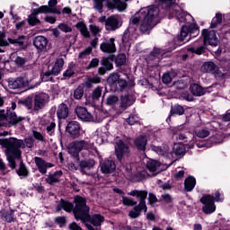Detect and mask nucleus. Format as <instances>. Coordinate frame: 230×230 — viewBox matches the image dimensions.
Segmentation results:
<instances>
[{
	"mask_svg": "<svg viewBox=\"0 0 230 230\" xmlns=\"http://www.w3.org/2000/svg\"><path fill=\"white\" fill-rule=\"evenodd\" d=\"M75 207L71 202L61 199L56 208V211L64 209L66 213L74 212L75 220H81L88 230H102V224L105 222V217L100 214L89 215V208L85 199L80 196L75 197Z\"/></svg>",
	"mask_w": 230,
	"mask_h": 230,
	"instance_id": "nucleus-1",
	"label": "nucleus"
},
{
	"mask_svg": "<svg viewBox=\"0 0 230 230\" xmlns=\"http://www.w3.org/2000/svg\"><path fill=\"white\" fill-rule=\"evenodd\" d=\"M160 12L156 6L143 7L131 17L130 22L134 26H139L141 33H149L159 22Z\"/></svg>",
	"mask_w": 230,
	"mask_h": 230,
	"instance_id": "nucleus-2",
	"label": "nucleus"
},
{
	"mask_svg": "<svg viewBox=\"0 0 230 230\" xmlns=\"http://www.w3.org/2000/svg\"><path fill=\"white\" fill-rule=\"evenodd\" d=\"M0 145L3 148H5L6 159L9 163L10 168L14 170L15 161H19L22 155V148H31L33 146V141L31 139H17L15 137L2 138L0 139Z\"/></svg>",
	"mask_w": 230,
	"mask_h": 230,
	"instance_id": "nucleus-3",
	"label": "nucleus"
},
{
	"mask_svg": "<svg viewBox=\"0 0 230 230\" xmlns=\"http://www.w3.org/2000/svg\"><path fill=\"white\" fill-rule=\"evenodd\" d=\"M155 3L164 10V13L165 15H169V19L175 17L180 24H182V22L190 24V22L193 21V16L183 12L181 6L175 4V0H155Z\"/></svg>",
	"mask_w": 230,
	"mask_h": 230,
	"instance_id": "nucleus-4",
	"label": "nucleus"
},
{
	"mask_svg": "<svg viewBox=\"0 0 230 230\" xmlns=\"http://www.w3.org/2000/svg\"><path fill=\"white\" fill-rule=\"evenodd\" d=\"M130 197H137L138 199L139 203L136 205L133 209H131L128 213V217L130 218H137L141 212L146 213L148 208L146 207V197H148V191L146 190H133L128 193Z\"/></svg>",
	"mask_w": 230,
	"mask_h": 230,
	"instance_id": "nucleus-5",
	"label": "nucleus"
},
{
	"mask_svg": "<svg viewBox=\"0 0 230 230\" xmlns=\"http://www.w3.org/2000/svg\"><path fill=\"white\" fill-rule=\"evenodd\" d=\"M82 150H84L86 155H89L91 150H94V144L89 140H75L68 146V154L75 159H78V155Z\"/></svg>",
	"mask_w": 230,
	"mask_h": 230,
	"instance_id": "nucleus-6",
	"label": "nucleus"
},
{
	"mask_svg": "<svg viewBox=\"0 0 230 230\" xmlns=\"http://www.w3.org/2000/svg\"><path fill=\"white\" fill-rule=\"evenodd\" d=\"M104 1H106L107 7L110 10H114V8H116L119 12H123V10L127 9V4L121 2V0H93V8L98 10V12H102V10H103Z\"/></svg>",
	"mask_w": 230,
	"mask_h": 230,
	"instance_id": "nucleus-7",
	"label": "nucleus"
},
{
	"mask_svg": "<svg viewBox=\"0 0 230 230\" xmlns=\"http://www.w3.org/2000/svg\"><path fill=\"white\" fill-rule=\"evenodd\" d=\"M199 26H197V24L192 23L190 24L189 27L186 25H183L181 27V33L178 37V40H180V42H189L190 39H191V37H197V35H199Z\"/></svg>",
	"mask_w": 230,
	"mask_h": 230,
	"instance_id": "nucleus-8",
	"label": "nucleus"
},
{
	"mask_svg": "<svg viewBox=\"0 0 230 230\" xmlns=\"http://www.w3.org/2000/svg\"><path fill=\"white\" fill-rule=\"evenodd\" d=\"M108 84L114 91H127L128 89V83H127V80L121 78V75L118 73L110 75Z\"/></svg>",
	"mask_w": 230,
	"mask_h": 230,
	"instance_id": "nucleus-9",
	"label": "nucleus"
},
{
	"mask_svg": "<svg viewBox=\"0 0 230 230\" xmlns=\"http://www.w3.org/2000/svg\"><path fill=\"white\" fill-rule=\"evenodd\" d=\"M132 168L126 167V173L125 176L128 181L131 182H141V181H145V179H147L150 177V173L145 168H138L137 169V172L132 173Z\"/></svg>",
	"mask_w": 230,
	"mask_h": 230,
	"instance_id": "nucleus-10",
	"label": "nucleus"
},
{
	"mask_svg": "<svg viewBox=\"0 0 230 230\" xmlns=\"http://www.w3.org/2000/svg\"><path fill=\"white\" fill-rule=\"evenodd\" d=\"M40 128L46 132L48 136H55V128L57 124L55 119L49 115H45L40 119Z\"/></svg>",
	"mask_w": 230,
	"mask_h": 230,
	"instance_id": "nucleus-11",
	"label": "nucleus"
},
{
	"mask_svg": "<svg viewBox=\"0 0 230 230\" xmlns=\"http://www.w3.org/2000/svg\"><path fill=\"white\" fill-rule=\"evenodd\" d=\"M200 202L203 204L202 211L205 215H211L217 211V206L215 205V197L212 195H204L200 199Z\"/></svg>",
	"mask_w": 230,
	"mask_h": 230,
	"instance_id": "nucleus-12",
	"label": "nucleus"
},
{
	"mask_svg": "<svg viewBox=\"0 0 230 230\" xmlns=\"http://www.w3.org/2000/svg\"><path fill=\"white\" fill-rule=\"evenodd\" d=\"M201 35L203 37L204 44H208L209 46H218L220 43V40L217 37V31L213 30L204 29L201 31Z\"/></svg>",
	"mask_w": 230,
	"mask_h": 230,
	"instance_id": "nucleus-13",
	"label": "nucleus"
},
{
	"mask_svg": "<svg viewBox=\"0 0 230 230\" xmlns=\"http://www.w3.org/2000/svg\"><path fill=\"white\" fill-rule=\"evenodd\" d=\"M175 132L174 137H176L177 141H180L181 144L183 143V145L189 146V148H193V144L188 139V136L186 135L189 134L188 129L184 128L183 125L176 128Z\"/></svg>",
	"mask_w": 230,
	"mask_h": 230,
	"instance_id": "nucleus-14",
	"label": "nucleus"
},
{
	"mask_svg": "<svg viewBox=\"0 0 230 230\" xmlns=\"http://www.w3.org/2000/svg\"><path fill=\"white\" fill-rule=\"evenodd\" d=\"M6 121L10 125H17L21 121V118L17 117L15 112L7 111L5 114L4 111H0V127L6 125Z\"/></svg>",
	"mask_w": 230,
	"mask_h": 230,
	"instance_id": "nucleus-15",
	"label": "nucleus"
},
{
	"mask_svg": "<svg viewBox=\"0 0 230 230\" xmlns=\"http://www.w3.org/2000/svg\"><path fill=\"white\" fill-rule=\"evenodd\" d=\"M129 153L130 150L128 149V146H127L123 140L116 142L115 155L119 163L123 161V157H128Z\"/></svg>",
	"mask_w": 230,
	"mask_h": 230,
	"instance_id": "nucleus-16",
	"label": "nucleus"
},
{
	"mask_svg": "<svg viewBox=\"0 0 230 230\" xmlns=\"http://www.w3.org/2000/svg\"><path fill=\"white\" fill-rule=\"evenodd\" d=\"M224 137L220 134H216L208 138V140H203L202 142H196L198 148H211L213 145L222 143Z\"/></svg>",
	"mask_w": 230,
	"mask_h": 230,
	"instance_id": "nucleus-17",
	"label": "nucleus"
},
{
	"mask_svg": "<svg viewBox=\"0 0 230 230\" xmlns=\"http://www.w3.org/2000/svg\"><path fill=\"white\" fill-rule=\"evenodd\" d=\"M31 80H28L26 77H16L8 80V87L10 89H22V87H28Z\"/></svg>",
	"mask_w": 230,
	"mask_h": 230,
	"instance_id": "nucleus-18",
	"label": "nucleus"
},
{
	"mask_svg": "<svg viewBox=\"0 0 230 230\" xmlns=\"http://www.w3.org/2000/svg\"><path fill=\"white\" fill-rule=\"evenodd\" d=\"M153 152H155V154H158L162 157H164V159H169V161H173V153L172 152V149H170V146L164 145V146H152Z\"/></svg>",
	"mask_w": 230,
	"mask_h": 230,
	"instance_id": "nucleus-19",
	"label": "nucleus"
},
{
	"mask_svg": "<svg viewBox=\"0 0 230 230\" xmlns=\"http://www.w3.org/2000/svg\"><path fill=\"white\" fill-rule=\"evenodd\" d=\"M49 102V95L48 93H39L34 97L33 111H40L46 107V104Z\"/></svg>",
	"mask_w": 230,
	"mask_h": 230,
	"instance_id": "nucleus-20",
	"label": "nucleus"
},
{
	"mask_svg": "<svg viewBox=\"0 0 230 230\" xmlns=\"http://www.w3.org/2000/svg\"><path fill=\"white\" fill-rule=\"evenodd\" d=\"M66 130L71 137H80L82 134V126L78 121H70L67 123Z\"/></svg>",
	"mask_w": 230,
	"mask_h": 230,
	"instance_id": "nucleus-21",
	"label": "nucleus"
},
{
	"mask_svg": "<svg viewBox=\"0 0 230 230\" xmlns=\"http://www.w3.org/2000/svg\"><path fill=\"white\" fill-rule=\"evenodd\" d=\"M57 0H49V6L48 5H43L40 6L38 9V13H56L57 15H60V10L57 9V4H58Z\"/></svg>",
	"mask_w": 230,
	"mask_h": 230,
	"instance_id": "nucleus-22",
	"label": "nucleus"
},
{
	"mask_svg": "<svg viewBox=\"0 0 230 230\" xmlns=\"http://www.w3.org/2000/svg\"><path fill=\"white\" fill-rule=\"evenodd\" d=\"M34 163L38 168V171L42 175L46 174L48 172V168H53V164L46 162L44 159L40 157H34Z\"/></svg>",
	"mask_w": 230,
	"mask_h": 230,
	"instance_id": "nucleus-23",
	"label": "nucleus"
},
{
	"mask_svg": "<svg viewBox=\"0 0 230 230\" xmlns=\"http://www.w3.org/2000/svg\"><path fill=\"white\" fill-rule=\"evenodd\" d=\"M116 39L111 38L105 40L100 46L101 51L103 53H116Z\"/></svg>",
	"mask_w": 230,
	"mask_h": 230,
	"instance_id": "nucleus-24",
	"label": "nucleus"
},
{
	"mask_svg": "<svg viewBox=\"0 0 230 230\" xmlns=\"http://www.w3.org/2000/svg\"><path fill=\"white\" fill-rule=\"evenodd\" d=\"M93 137L97 143V145H103L105 141H107V137H109V133L107 132L106 128H99L93 133Z\"/></svg>",
	"mask_w": 230,
	"mask_h": 230,
	"instance_id": "nucleus-25",
	"label": "nucleus"
},
{
	"mask_svg": "<svg viewBox=\"0 0 230 230\" xmlns=\"http://www.w3.org/2000/svg\"><path fill=\"white\" fill-rule=\"evenodd\" d=\"M137 38V34H136V29H134L133 27H128L124 31V34L122 36V42H124V44H131L132 42H134V40H136Z\"/></svg>",
	"mask_w": 230,
	"mask_h": 230,
	"instance_id": "nucleus-26",
	"label": "nucleus"
},
{
	"mask_svg": "<svg viewBox=\"0 0 230 230\" xmlns=\"http://www.w3.org/2000/svg\"><path fill=\"white\" fill-rule=\"evenodd\" d=\"M101 172L102 173H112L116 170V164L112 158H108L104 160L101 164Z\"/></svg>",
	"mask_w": 230,
	"mask_h": 230,
	"instance_id": "nucleus-27",
	"label": "nucleus"
},
{
	"mask_svg": "<svg viewBox=\"0 0 230 230\" xmlns=\"http://www.w3.org/2000/svg\"><path fill=\"white\" fill-rule=\"evenodd\" d=\"M106 30L110 31H114L119 28V16H110L105 22Z\"/></svg>",
	"mask_w": 230,
	"mask_h": 230,
	"instance_id": "nucleus-28",
	"label": "nucleus"
},
{
	"mask_svg": "<svg viewBox=\"0 0 230 230\" xmlns=\"http://www.w3.org/2000/svg\"><path fill=\"white\" fill-rule=\"evenodd\" d=\"M75 113L79 119H82V121H94V119H93V115L87 111V109L84 107H77L75 109Z\"/></svg>",
	"mask_w": 230,
	"mask_h": 230,
	"instance_id": "nucleus-29",
	"label": "nucleus"
},
{
	"mask_svg": "<svg viewBox=\"0 0 230 230\" xmlns=\"http://www.w3.org/2000/svg\"><path fill=\"white\" fill-rule=\"evenodd\" d=\"M33 46L39 51H44L48 48V39L44 36H36L33 39Z\"/></svg>",
	"mask_w": 230,
	"mask_h": 230,
	"instance_id": "nucleus-30",
	"label": "nucleus"
},
{
	"mask_svg": "<svg viewBox=\"0 0 230 230\" xmlns=\"http://www.w3.org/2000/svg\"><path fill=\"white\" fill-rule=\"evenodd\" d=\"M159 166H161V164L155 160H148L146 162V168L148 169L150 177L157 175V172H159Z\"/></svg>",
	"mask_w": 230,
	"mask_h": 230,
	"instance_id": "nucleus-31",
	"label": "nucleus"
},
{
	"mask_svg": "<svg viewBox=\"0 0 230 230\" xmlns=\"http://www.w3.org/2000/svg\"><path fill=\"white\" fill-rule=\"evenodd\" d=\"M150 57L152 60H155V66L159 64V60H163V58H166L168 57L166 54L163 53V50L160 49H155L154 51L150 53Z\"/></svg>",
	"mask_w": 230,
	"mask_h": 230,
	"instance_id": "nucleus-32",
	"label": "nucleus"
},
{
	"mask_svg": "<svg viewBox=\"0 0 230 230\" xmlns=\"http://www.w3.org/2000/svg\"><path fill=\"white\" fill-rule=\"evenodd\" d=\"M57 115L58 119H66L69 116V108L65 104L61 103L58 107Z\"/></svg>",
	"mask_w": 230,
	"mask_h": 230,
	"instance_id": "nucleus-33",
	"label": "nucleus"
},
{
	"mask_svg": "<svg viewBox=\"0 0 230 230\" xmlns=\"http://www.w3.org/2000/svg\"><path fill=\"white\" fill-rule=\"evenodd\" d=\"M102 66L99 67V75H105L107 71H111L113 67L111 62L107 58L102 59Z\"/></svg>",
	"mask_w": 230,
	"mask_h": 230,
	"instance_id": "nucleus-34",
	"label": "nucleus"
},
{
	"mask_svg": "<svg viewBox=\"0 0 230 230\" xmlns=\"http://www.w3.org/2000/svg\"><path fill=\"white\" fill-rule=\"evenodd\" d=\"M134 102H136L134 95H123L121 97L120 107L121 109H128V107L134 104Z\"/></svg>",
	"mask_w": 230,
	"mask_h": 230,
	"instance_id": "nucleus-35",
	"label": "nucleus"
},
{
	"mask_svg": "<svg viewBox=\"0 0 230 230\" xmlns=\"http://www.w3.org/2000/svg\"><path fill=\"white\" fill-rule=\"evenodd\" d=\"M147 141L146 137L139 136L135 139V146L137 148V150L145 152V150H146Z\"/></svg>",
	"mask_w": 230,
	"mask_h": 230,
	"instance_id": "nucleus-36",
	"label": "nucleus"
},
{
	"mask_svg": "<svg viewBox=\"0 0 230 230\" xmlns=\"http://www.w3.org/2000/svg\"><path fill=\"white\" fill-rule=\"evenodd\" d=\"M186 146H188V145L182 143L174 144L172 151V155H184V154H186Z\"/></svg>",
	"mask_w": 230,
	"mask_h": 230,
	"instance_id": "nucleus-37",
	"label": "nucleus"
},
{
	"mask_svg": "<svg viewBox=\"0 0 230 230\" xmlns=\"http://www.w3.org/2000/svg\"><path fill=\"white\" fill-rule=\"evenodd\" d=\"M60 177H62V171H57L48 175L46 182H48V184H55L60 181Z\"/></svg>",
	"mask_w": 230,
	"mask_h": 230,
	"instance_id": "nucleus-38",
	"label": "nucleus"
},
{
	"mask_svg": "<svg viewBox=\"0 0 230 230\" xmlns=\"http://www.w3.org/2000/svg\"><path fill=\"white\" fill-rule=\"evenodd\" d=\"M188 51L190 53H195L196 55H202V53L206 51V48H204V45H202V41L200 44H199V41H196L194 46L188 48Z\"/></svg>",
	"mask_w": 230,
	"mask_h": 230,
	"instance_id": "nucleus-39",
	"label": "nucleus"
},
{
	"mask_svg": "<svg viewBox=\"0 0 230 230\" xmlns=\"http://www.w3.org/2000/svg\"><path fill=\"white\" fill-rule=\"evenodd\" d=\"M197 184V180H195V177L189 176L187 179H185L184 186H185V191H193L195 189V186Z\"/></svg>",
	"mask_w": 230,
	"mask_h": 230,
	"instance_id": "nucleus-40",
	"label": "nucleus"
},
{
	"mask_svg": "<svg viewBox=\"0 0 230 230\" xmlns=\"http://www.w3.org/2000/svg\"><path fill=\"white\" fill-rule=\"evenodd\" d=\"M190 90L193 96H204L206 94V91L202 86L199 85L198 84H193L190 86Z\"/></svg>",
	"mask_w": 230,
	"mask_h": 230,
	"instance_id": "nucleus-41",
	"label": "nucleus"
},
{
	"mask_svg": "<svg viewBox=\"0 0 230 230\" xmlns=\"http://www.w3.org/2000/svg\"><path fill=\"white\" fill-rule=\"evenodd\" d=\"M217 67V64H215V62L208 61L201 66V71L202 73H212L213 75Z\"/></svg>",
	"mask_w": 230,
	"mask_h": 230,
	"instance_id": "nucleus-42",
	"label": "nucleus"
},
{
	"mask_svg": "<svg viewBox=\"0 0 230 230\" xmlns=\"http://www.w3.org/2000/svg\"><path fill=\"white\" fill-rule=\"evenodd\" d=\"M211 134V131H209V128H199L194 130V135L196 137H199V139H204L205 137H208Z\"/></svg>",
	"mask_w": 230,
	"mask_h": 230,
	"instance_id": "nucleus-43",
	"label": "nucleus"
},
{
	"mask_svg": "<svg viewBox=\"0 0 230 230\" xmlns=\"http://www.w3.org/2000/svg\"><path fill=\"white\" fill-rule=\"evenodd\" d=\"M94 166V160H83L79 163V167L81 168V172L85 173L86 170H91Z\"/></svg>",
	"mask_w": 230,
	"mask_h": 230,
	"instance_id": "nucleus-44",
	"label": "nucleus"
},
{
	"mask_svg": "<svg viewBox=\"0 0 230 230\" xmlns=\"http://www.w3.org/2000/svg\"><path fill=\"white\" fill-rule=\"evenodd\" d=\"M9 44L16 46L17 49L24 48V36H20L18 39L8 38Z\"/></svg>",
	"mask_w": 230,
	"mask_h": 230,
	"instance_id": "nucleus-45",
	"label": "nucleus"
},
{
	"mask_svg": "<svg viewBox=\"0 0 230 230\" xmlns=\"http://www.w3.org/2000/svg\"><path fill=\"white\" fill-rule=\"evenodd\" d=\"M62 67H64V58H58L52 67V73H54L55 76L60 74Z\"/></svg>",
	"mask_w": 230,
	"mask_h": 230,
	"instance_id": "nucleus-46",
	"label": "nucleus"
},
{
	"mask_svg": "<svg viewBox=\"0 0 230 230\" xmlns=\"http://www.w3.org/2000/svg\"><path fill=\"white\" fill-rule=\"evenodd\" d=\"M76 28L84 39H89V37H91V33L89 32V29H87V25H85V23L80 22L76 24Z\"/></svg>",
	"mask_w": 230,
	"mask_h": 230,
	"instance_id": "nucleus-47",
	"label": "nucleus"
},
{
	"mask_svg": "<svg viewBox=\"0 0 230 230\" xmlns=\"http://www.w3.org/2000/svg\"><path fill=\"white\" fill-rule=\"evenodd\" d=\"M220 24H222V13H217L211 21L210 28L213 30L215 28L219 27Z\"/></svg>",
	"mask_w": 230,
	"mask_h": 230,
	"instance_id": "nucleus-48",
	"label": "nucleus"
},
{
	"mask_svg": "<svg viewBox=\"0 0 230 230\" xmlns=\"http://www.w3.org/2000/svg\"><path fill=\"white\" fill-rule=\"evenodd\" d=\"M39 9L34 10L35 13L29 15L28 22L31 26H36V24H40V20L37 19V13H39Z\"/></svg>",
	"mask_w": 230,
	"mask_h": 230,
	"instance_id": "nucleus-49",
	"label": "nucleus"
},
{
	"mask_svg": "<svg viewBox=\"0 0 230 230\" xmlns=\"http://www.w3.org/2000/svg\"><path fill=\"white\" fill-rule=\"evenodd\" d=\"M176 75H177L173 71L165 73L162 76V82H164V84H170L172 82V80H173V78H175Z\"/></svg>",
	"mask_w": 230,
	"mask_h": 230,
	"instance_id": "nucleus-50",
	"label": "nucleus"
},
{
	"mask_svg": "<svg viewBox=\"0 0 230 230\" xmlns=\"http://www.w3.org/2000/svg\"><path fill=\"white\" fill-rule=\"evenodd\" d=\"M91 53H93V48L88 47V48L84 49L78 55L79 60H85V59L89 58V55H91Z\"/></svg>",
	"mask_w": 230,
	"mask_h": 230,
	"instance_id": "nucleus-51",
	"label": "nucleus"
},
{
	"mask_svg": "<svg viewBox=\"0 0 230 230\" xmlns=\"http://www.w3.org/2000/svg\"><path fill=\"white\" fill-rule=\"evenodd\" d=\"M6 46H8L6 34H4V32H0V53H4V48H6Z\"/></svg>",
	"mask_w": 230,
	"mask_h": 230,
	"instance_id": "nucleus-52",
	"label": "nucleus"
},
{
	"mask_svg": "<svg viewBox=\"0 0 230 230\" xmlns=\"http://www.w3.org/2000/svg\"><path fill=\"white\" fill-rule=\"evenodd\" d=\"M171 114H176L177 116H182V114H184V108L179 104H175L171 109Z\"/></svg>",
	"mask_w": 230,
	"mask_h": 230,
	"instance_id": "nucleus-53",
	"label": "nucleus"
},
{
	"mask_svg": "<svg viewBox=\"0 0 230 230\" xmlns=\"http://www.w3.org/2000/svg\"><path fill=\"white\" fill-rule=\"evenodd\" d=\"M123 206H137V201H136L132 198H128L127 196H122V200H121Z\"/></svg>",
	"mask_w": 230,
	"mask_h": 230,
	"instance_id": "nucleus-54",
	"label": "nucleus"
},
{
	"mask_svg": "<svg viewBox=\"0 0 230 230\" xmlns=\"http://www.w3.org/2000/svg\"><path fill=\"white\" fill-rule=\"evenodd\" d=\"M102 93H103V87L98 86L93 92L92 98L94 102L100 100L102 98Z\"/></svg>",
	"mask_w": 230,
	"mask_h": 230,
	"instance_id": "nucleus-55",
	"label": "nucleus"
},
{
	"mask_svg": "<svg viewBox=\"0 0 230 230\" xmlns=\"http://www.w3.org/2000/svg\"><path fill=\"white\" fill-rule=\"evenodd\" d=\"M55 75V73H53V70H48L41 75L42 82H52L53 76Z\"/></svg>",
	"mask_w": 230,
	"mask_h": 230,
	"instance_id": "nucleus-56",
	"label": "nucleus"
},
{
	"mask_svg": "<svg viewBox=\"0 0 230 230\" xmlns=\"http://www.w3.org/2000/svg\"><path fill=\"white\" fill-rule=\"evenodd\" d=\"M215 78H217V80H224L226 78H227V74L223 73L222 71L218 70V66H217V68L214 70L213 73Z\"/></svg>",
	"mask_w": 230,
	"mask_h": 230,
	"instance_id": "nucleus-57",
	"label": "nucleus"
},
{
	"mask_svg": "<svg viewBox=\"0 0 230 230\" xmlns=\"http://www.w3.org/2000/svg\"><path fill=\"white\" fill-rule=\"evenodd\" d=\"M83 96H84V87L78 86L74 91V98H75V100H82Z\"/></svg>",
	"mask_w": 230,
	"mask_h": 230,
	"instance_id": "nucleus-58",
	"label": "nucleus"
},
{
	"mask_svg": "<svg viewBox=\"0 0 230 230\" xmlns=\"http://www.w3.org/2000/svg\"><path fill=\"white\" fill-rule=\"evenodd\" d=\"M102 79L98 76L88 78L85 82L86 87H93V84H100Z\"/></svg>",
	"mask_w": 230,
	"mask_h": 230,
	"instance_id": "nucleus-59",
	"label": "nucleus"
},
{
	"mask_svg": "<svg viewBox=\"0 0 230 230\" xmlns=\"http://www.w3.org/2000/svg\"><path fill=\"white\" fill-rule=\"evenodd\" d=\"M115 62L117 66H124L127 62V56L125 54H119Z\"/></svg>",
	"mask_w": 230,
	"mask_h": 230,
	"instance_id": "nucleus-60",
	"label": "nucleus"
},
{
	"mask_svg": "<svg viewBox=\"0 0 230 230\" xmlns=\"http://www.w3.org/2000/svg\"><path fill=\"white\" fill-rule=\"evenodd\" d=\"M139 121V117L137 115L131 114L128 116V119H126V123L128 125H136Z\"/></svg>",
	"mask_w": 230,
	"mask_h": 230,
	"instance_id": "nucleus-61",
	"label": "nucleus"
},
{
	"mask_svg": "<svg viewBox=\"0 0 230 230\" xmlns=\"http://www.w3.org/2000/svg\"><path fill=\"white\" fill-rule=\"evenodd\" d=\"M160 200L164 204H172V202H173V199L172 198V196L170 194H166V193L161 195Z\"/></svg>",
	"mask_w": 230,
	"mask_h": 230,
	"instance_id": "nucleus-62",
	"label": "nucleus"
},
{
	"mask_svg": "<svg viewBox=\"0 0 230 230\" xmlns=\"http://www.w3.org/2000/svg\"><path fill=\"white\" fill-rule=\"evenodd\" d=\"M2 217L4 218L5 222L11 224V222H13V210L4 213Z\"/></svg>",
	"mask_w": 230,
	"mask_h": 230,
	"instance_id": "nucleus-63",
	"label": "nucleus"
},
{
	"mask_svg": "<svg viewBox=\"0 0 230 230\" xmlns=\"http://www.w3.org/2000/svg\"><path fill=\"white\" fill-rule=\"evenodd\" d=\"M107 105L112 106L118 103V96L116 95H109L106 99Z\"/></svg>",
	"mask_w": 230,
	"mask_h": 230,
	"instance_id": "nucleus-64",
	"label": "nucleus"
}]
</instances>
